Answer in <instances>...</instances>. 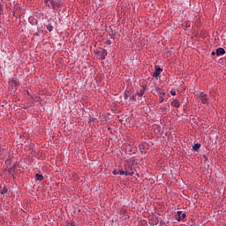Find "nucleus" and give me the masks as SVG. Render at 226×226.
I'll list each match as a JSON object with an SVG mask.
<instances>
[{
    "instance_id": "obj_10",
    "label": "nucleus",
    "mask_w": 226,
    "mask_h": 226,
    "mask_svg": "<svg viewBox=\"0 0 226 226\" xmlns=\"http://www.w3.org/2000/svg\"><path fill=\"white\" fill-rule=\"evenodd\" d=\"M216 54L217 56H223V54H225V49L223 48H219L216 50Z\"/></svg>"
},
{
    "instance_id": "obj_4",
    "label": "nucleus",
    "mask_w": 226,
    "mask_h": 226,
    "mask_svg": "<svg viewBox=\"0 0 226 226\" xmlns=\"http://www.w3.org/2000/svg\"><path fill=\"white\" fill-rule=\"evenodd\" d=\"M148 220L150 225H158V223H160V221L158 220V217H156V215L150 216Z\"/></svg>"
},
{
    "instance_id": "obj_8",
    "label": "nucleus",
    "mask_w": 226,
    "mask_h": 226,
    "mask_svg": "<svg viewBox=\"0 0 226 226\" xmlns=\"http://www.w3.org/2000/svg\"><path fill=\"white\" fill-rule=\"evenodd\" d=\"M50 4L52 8H59V6H61V2H56L54 0H50Z\"/></svg>"
},
{
    "instance_id": "obj_24",
    "label": "nucleus",
    "mask_w": 226,
    "mask_h": 226,
    "mask_svg": "<svg viewBox=\"0 0 226 226\" xmlns=\"http://www.w3.org/2000/svg\"><path fill=\"white\" fill-rule=\"evenodd\" d=\"M67 226H75V222H71V223L68 224Z\"/></svg>"
},
{
    "instance_id": "obj_9",
    "label": "nucleus",
    "mask_w": 226,
    "mask_h": 226,
    "mask_svg": "<svg viewBox=\"0 0 226 226\" xmlns=\"http://www.w3.org/2000/svg\"><path fill=\"white\" fill-rule=\"evenodd\" d=\"M140 87L141 88H140L139 92H138V94L139 96H144V93H146V89H147V87H146L144 86H141Z\"/></svg>"
},
{
    "instance_id": "obj_13",
    "label": "nucleus",
    "mask_w": 226,
    "mask_h": 226,
    "mask_svg": "<svg viewBox=\"0 0 226 226\" xmlns=\"http://www.w3.org/2000/svg\"><path fill=\"white\" fill-rule=\"evenodd\" d=\"M35 179H36L37 181H42V180H43V175L36 174V175H35Z\"/></svg>"
},
{
    "instance_id": "obj_2",
    "label": "nucleus",
    "mask_w": 226,
    "mask_h": 226,
    "mask_svg": "<svg viewBox=\"0 0 226 226\" xmlns=\"http://www.w3.org/2000/svg\"><path fill=\"white\" fill-rule=\"evenodd\" d=\"M125 176H133L135 172H133V166L130 163L125 164L124 166Z\"/></svg>"
},
{
    "instance_id": "obj_17",
    "label": "nucleus",
    "mask_w": 226,
    "mask_h": 226,
    "mask_svg": "<svg viewBox=\"0 0 226 226\" xmlns=\"http://www.w3.org/2000/svg\"><path fill=\"white\" fill-rule=\"evenodd\" d=\"M118 173H120V176H126L125 170H118Z\"/></svg>"
},
{
    "instance_id": "obj_21",
    "label": "nucleus",
    "mask_w": 226,
    "mask_h": 226,
    "mask_svg": "<svg viewBox=\"0 0 226 226\" xmlns=\"http://www.w3.org/2000/svg\"><path fill=\"white\" fill-rule=\"evenodd\" d=\"M170 94H171L172 96H176V91L171 90V91H170Z\"/></svg>"
},
{
    "instance_id": "obj_16",
    "label": "nucleus",
    "mask_w": 226,
    "mask_h": 226,
    "mask_svg": "<svg viewBox=\"0 0 226 226\" xmlns=\"http://www.w3.org/2000/svg\"><path fill=\"white\" fill-rule=\"evenodd\" d=\"M4 193H8V189L6 187H4V189L1 192L2 195H4Z\"/></svg>"
},
{
    "instance_id": "obj_6",
    "label": "nucleus",
    "mask_w": 226,
    "mask_h": 226,
    "mask_svg": "<svg viewBox=\"0 0 226 226\" xmlns=\"http://www.w3.org/2000/svg\"><path fill=\"white\" fill-rule=\"evenodd\" d=\"M162 69L160 68L158 65L155 66V71L153 73V77H159L160 73H162Z\"/></svg>"
},
{
    "instance_id": "obj_22",
    "label": "nucleus",
    "mask_w": 226,
    "mask_h": 226,
    "mask_svg": "<svg viewBox=\"0 0 226 226\" xmlns=\"http://www.w3.org/2000/svg\"><path fill=\"white\" fill-rule=\"evenodd\" d=\"M3 13V5L0 4V15Z\"/></svg>"
},
{
    "instance_id": "obj_7",
    "label": "nucleus",
    "mask_w": 226,
    "mask_h": 226,
    "mask_svg": "<svg viewBox=\"0 0 226 226\" xmlns=\"http://www.w3.org/2000/svg\"><path fill=\"white\" fill-rule=\"evenodd\" d=\"M171 107H175V109H179L181 107V103H179V100H173L171 102Z\"/></svg>"
},
{
    "instance_id": "obj_5",
    "label": "nucleus",
    "mask_w": 226,
    "mask_h": 226,
    "mask_svg": "<svg viewBox=\"0 0 226 226\" xmlns=\"http://www.w3.org/2000/svg\"><path fill=\"white\" fill-rule=\"evenodd\" d=\"M176 216V220H177V222H181V220H185V218H186V214H183V212L178 211Z\"/></svg>"
},
{
    "instance_id": "obj_20",
    "label": "nucleus",
    "mask_w": 226,
    "mask_h": 226,
    "mask_svg": "<svg viewBox=\"0 0 226 226\" xmlns=\"http://www.w3.org/2000/svg\"><path fill=\"white\" fill-rule=\"evenodd\" d=\"M106 43H107V45H112V41L107 40V41H106Z\"/></svg>"
},
{
    "instance_id": "obj_1",
    "label": "nucleus",
    "mask_w": 226,
    "mask_h": 226,
    "mask_svg": "<svg viewBox=\"0 0 226 226\" xmlns=\"http://www.w3.org/2000/svg\"><path fill=\"white\" fill-rule=\"evenodd\" d=\"M95 54L97 56V57H100V59H105V57H107V49H103V48H100L98 49H96Z\"/></svg>"
},
{
    "instance_id": "obj_14",
    "label": "nucleus",
    "mask_w": 226,
    "mask_h": 226,
    "mask_svg": "<svg viewBox=\"0 0 226 226\" xmlns=\"http://www.w3.org/2000/svg\"><path fill=\"white\" fill-rule=\"evenodd\" d=\"M139 149L142 154L144 153V149H146V147L144 145H139Z\"/></svg>"
},
{
    "instance_id": "obj_3",
    "label": "nucleus",
    "mask_w": 226,
    "mask_h": 226,
    "mask_svg": "<svg viewBox=\"0 0 226 226\" xmlns=\"http://www.w3.org/2000/svg\"><path fill=\"white\" fill-rule=\"evenodd\" d=\"M198 98H200L202 103H209V99L207 98V94H204L203 92H200V94H198Z\"/></svg>"
},
{
    "instance_id": "obj_18",
    "label": "nucleus",
    "mask_w": 226,
    "mask_h": 226,
    "mask_svg": "<svg viewBox=\"0 0 226 226\" xmlns=\"http://www.w3.org/2000/svg\"><path fill=\"white\" fill-rule=\"evenodd\" d=\"M11 84H13V86L17 87V80L16 79H12L11 80Z\"/></svg>"
},
{
    "instance_id": "obj_26",
    "label": "nucleus",
    "mask_w": 226,
    "mask_h": 226,
    "mask_svg": "<svg viewBox=\"0 0 226 226\" xmlns=\"http://www.w3.org/2000/svg\"><path fill=\"white\" fill-rule=\"evenodd\" d=\"M216 53L215 51L212 52V56H215Z\"/></svg>"
},
{
    "instance_id": "obj_25",
    "label": "nucleus",
    "mask_w": 226,
    "mask_h": 226,
    "mask_svg": "<svg viewBox=\"0 0 226 226\" xmlns=\"http://www.w3.org/2000/svg\"><path fill=\"white\" fill-rule=\"evenodd\" d=\"M132 99L135 102V95H132Z\"/></svg>"
},
{
    "instance_id": "obj_12",
    "label": "nucleus",
    "mask_w": 226,
    "mask_h": 226,
    "mask_svg": "<svg viewBox=\"0 0 226 226\" xmlns=\"http://www.w3.org/2000/svg\"><path fill=\"white\" fill-rule=\"evenodd\" d=\"M8 172L9 174H11V176H13V174L15 173V164L12 165V167L8 170Z\"/></svg>"
},
{
    "instance_id": "obj_15",
    "label": "nucleus",
    "mask_w": 226,
    "mask_h": 226,
    "mask_svg": "<svg viewBox=\"0 0 226 226\" xmlns=\"http://www.w3.org/2000/svg\"><path fill=\"white\" fill-rule=\"evenodd\" d=\"M48 31H49V33L54 29V26H52V25L49 24L48 26H46Z\"/></svg>"
},
{
    "instance_id": "obj_11",
    "label": "nucleus",
    "mask_w": 226,
    "mask_h": 226,
    "mask_svg": "<svg viewBox=\"0 0 226 226\" xmlns=\"http://www.w3.org/2000/svg\"><path fill=\"white\" fill-rule=\"evenodd\" d=\"M199 149H200V143L194 144V146L192 147V150L199 151Z\"/></svg>"
},
{
    "instance_id": "obj_28",
    "label": "nucleus",
    "mask_w": 226,
    "mask_h": 226,
    "mask_svg": "<svg viewBox=\"0 0 226 226\" xmlns=\"http://www.w3.org/2000/svg\"><path fill=\"white\" fill-rule=\"evenodd\" d=\"M164 94H165V93H162V96L163 97V96H164Z\"/></svg>"
},
{
    "instance_id": "obj_27",
    "label": "nucleus",
    "mask_w": 226,
    "mask_h": 226,
    "mask_svg": "<svg viewBox=\"0 0 226 226\" xmlns=\"http://www.w3.org/2000/svg\"><path fill=\"white\" fill-rule=\"evenodd\" d=\"M34 34H35V36H40V34L38 33H35Z\"/></svg>"
},
{
    "instance_id": "obj_23",
    "label": "nucleus",
    "mask_w": 226,
    "mask_h": 226,
    "mask_svg": "<svg viewBox=\"0 0 226 226\" xmlns=\"http://www.w3.org/2000/svg\"><path fill=\"white\" fill-rule=\"evenodd\" d=\"M160 103H163V96H161Z\"/></svg>"
},
{
    "instance_id": "obj_19",
    "label": "nucleus",
    "mask_w": 226,
    "mask_h": 226,
    "mask_svg": "<svg viewBox=\"0 0 226 226\" xmlns=\"http://www.w3.org/2000/svg\"><path fill=\"white\" fill-rule=\"evenodd\" d=\"M113 174L115 176H117V174H119V170H113Z\"/></svg>"
}]
</instances>
